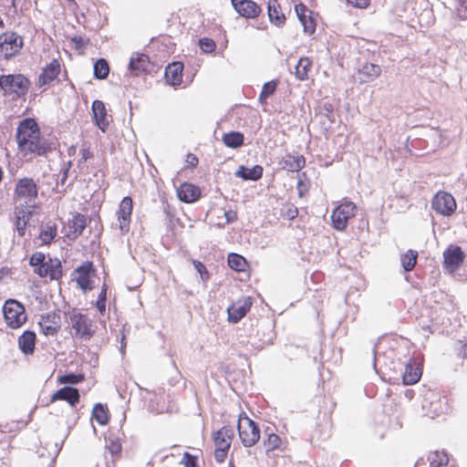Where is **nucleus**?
Masks as SVG:
<instances>
[{"label": "nucleus", "instance_id": "1", "mask_svg": "<svg viewBox=\"0 0 467 467\" xmlns=\"http://www.w3.org/2000/svg\"><path fill=\"white\" fill-rule=\"evenodd\" d=\"M18 148L24 156L27 154L44 155L50 150L48 143L40 137L37 123L33 119L22 120L16 130Z\"/></svg>", "mask_w": 467, "mask_h": 467}, {"label": "nucleus", "instance_id": "2", "mask_svg": "<svg viewBox=\"0 0 467 467\" xmlns=\"http://www.w3.org/2000/svg\"><path fill=\"white\" fill-rule=\"evenodd\" d=\"M38 187L31 178H22L17 181L15 189V203L19 208L33 209L37 199Z\"/></svg>", "mask_w": 467, "mask_h": 467}, {"label": "nucleus", "instance_id": "3", "mask_svg": "<svg viewBox=\"0 0 467 467\" xmlns=\"http://www.w3.org/2000/svg\"><path fill=\"white\" fill-rule=\"evenodd\" d=\"M30 81L22 74L3 75L0 77V88L5 94L21 97L26 94Z\"/></svg>", "mask_w": 467, "mask_h": 467}, {"label": "nucleus", "instance_id": "4", "mask_svg": "<svg viewBox=\"0 0 467 467\" xmlns=\"http://www.w3.org/2000/svg\"><path fill=\"white\" fill-rule=\"evenodd\" d=\"M237 430L241 442L245 447L254 446L260 439V429L244 413L239 416Z\"/></svg>", "mask_w": 467, "mask_h": 467}, {"label": "nucleus", "instance_id": "5", "mask_svg": "<svg viewBox=\"0 0 467 467\" xmlns=\"http://www.w3.org/2000/svg\"><path fill=\"white\" fill-rule=\"evenodd\" d=\"M4 317L11 328L20 327L26 320L24 306L15 299H8L3 306Z\"/></svg>", "mask_w": 467, "mask_h": 467}, {"label": "nucleus", "instance_id": "6", "mask_svg": "<svg viewBox=\"0 0 467 467\" xmlns=\"http://www.w3.org/2000/svg\"><path fill=\"white\" fill-rule=\"evenodd\" d=\"M357 206L352 202H345L338 205L331 214L334 228L343 231L348 226V220L356 214Z\"/></svg>", "mask_w": 467, "mask_h": 467}, {"label": "nucleus", "instance_id": "7", "mask_svg": "<svg viewBox=\"0 0 467 467\" xmlns=\"http://www.w3.org/2000/svg\"><path fill=\"white\" fill-rule=\"evenodd\" d=\"M23 47V40L15 32H6L0 35V53L8 59L17 53Z\"/></svg>", "mask_w": 467, "mask_h": 467}, {"label": "nucleus", "instance_id": "8", "mask_svg": "<svg viewBox=\"0 0 467 467\" xmlns=\"http://www.w3.org/2000/svg\"><path fill=\"white\" fill-rule=\"evenodd\" d=\"M431 206L438 213L450 216L456 210V202L453 196L446 192H439L433 197Z\"/></svg>", "mask_w": 467, "mask_h": 467}, {"label": "nucleus", "instance_id": "9", "mask_svg": "<svg viewBox=\"0 0 467 467\" xmlns=\"http://www.w3.org/2000/svg\"><path fill=\"white\" fill-rule=\"evenodd\" d=\"M465 254L460 246L450 245L443 252L444 267L450 272H455L462 264Z\"/></svg>", "mask_w": 467, "mask_h": 467}, {"label": "nucleus", "instance_id": "10", "mask_svg": "<svg viewBox=\"0 0 467 467\" xmlns=\"http://www.w3.org/2000/svg\"><path fill=\"white\" fill-rule=\"evenodd\" d=\"M69 325L74 330L75 337L89 338L92 335L90 329L91 321L88 317L80 313L72 314L70 316Z\"/></svg>", "mask_w": 467, "mask_h": 467}, {"label": "nucleus", "instance_id": "11", "mask_svg": "<svg viewBox=\"0 0 467 467\" xmlns=\"http://www.w3.org/2000/svg\"><path fill=\"white\" fill-rule=\"evenodd\" d=\"M133 210L132 199L126 196L119 203L118 210V223L119 228L122 233H128L130 223V216Z\"/></svg>", "mask_w": 467, "mask_h": 467}, {"label": "nucleus", "instance_id": "12", "mask_svg": "<svg viewBox=\"0 0 467 467\" xmlns=\"http://www.w3.org/2000/svg\"><path fill=\"white\" fill-rule=\"evenodd\" d=\"M251 306L252 299L249 296H244L234 303L227 308L229 321L233 323L240 321L249 311Z\"/></svg>", "mask_w": 467, "mask_h": 467}, {"label": "nucleus", "instance_id": "13", "mask_svg": "<svg viewBox=\"0 0 467 467\" xmlns=\"http://www.w3.org/2000/svg\"><path fill=\"white\" fill-rule=\"evenodd\" d=\"M235 11L245 18H255L261 13V7L252 0H231Z\"/></svg>", "mask_w": 467, "mask_h": 467}, {"label": "nucleus", "instance_id": "14", "mask_svg": "<svg viewBox=\"0 0 467 467\" xmlns=\"http://www.w3.org/2000/svg\"><path fill=\"white\" fill-rule=\"evenodd\" d=\"M296 16L304 27L305 33L311 35L316 31V20L312 16L313 12L304 4L296 5Z\"/></svg>", "mask_w": 467, "mask_h": 467}, {"label": "nucleus", "instance_id": "15", "mask_svg": "<svg viewBox=\"0 0 467 467\" xmlns=\"http://www.w3.org/2000/svg\"><path fill=\"white\" fill-rule=\"evenodd\" d=\"M38 325L46 336H54L60 328V317L55 313L41 316Z\"/></svg>", "mask_w": 467, "mask_h": 467}, {"label": "nucleus", "instance_id": "16", "mask_svg": "<svg viewBox=\"0 0 467 467\" xmlns=\"http://www.w3.org/2000/svg\"><path fill=\"white\" fill-rule=\"evenodd\" d=\"M92 112L96 125L101 131L105 132L109 125V116L107 113L105 104L101 100H94Z\"/></svg>", "mask_w": 467, "mask_h": 467}, {"label": "nucleus", "instance_id": "17", "mask_svg": "<svg viewBox=\"0 0 467 467\" xmlns=\"http://www.w3.org/2000/svg\"><path fill=\"white\" fill-rule=\"evenodd\" d=\"M60 63L58 62V60L53 59L49 64H47L43 68L41 74L38 77L37 85H49L57 78V77L60 73Z\"/></svg>", "mask_w": 467, "mask_h": 467}, {"label": "nucleus", "instance_id": "18", "mask_svg": "<svg viewBox=\"0 0 467 467\" xmlns=\"http://www.w3.org/2000/svg\"><path fill=\"white\" fill-rule=\"evenodd\" d=\"M79 392L76 388L72 387H64L58 390H57L51 396V402H55L57 400H65L67 401L70 406L74 407L79 401Z\"/></svg>", "mask_w": 467, "mask_h": 467}, {"label": "nucleus", "instance_id": "19", "mask_svg": "<svg viewBox=\"0 0 467 467\" xmlns=\"http://www.w3.org/2000/svg\"><path fill=\"white\" fill-rule=\"evenodd\" d=\"M177 196L182 202L191 203L200 198L201 190L192 183L184 182L177 189Z\"/></svg>", "mask_w": 467, "mask_h": 467}, {"label": "nucleus", "instance_id": "20", "mask_svg": "<svg viewBox=\"0 0 467 467\" xmlns=\"http://www.w3.org/2000/svg\"><path fill=\"white\" fill-rule=\"evenodd\" d=\"M267 13L270 22L275 26L282 27L285 24V15L282 11L281 5L277 0L268 1Z\"/></svg>", "mask_w": 467, "mask_h": 467}, {"label": "nucleus", "instance_id": "21", "mask_svg": "<svg viewBox=\"0 0 467 467\" xmlns=\"http://www.w3.org/2000/svg\"><path fill=\"white\" fill-rule=\"evenodd\" d=\"M234 437V431L227 427H223L213 433L215 448L229 450Z\"/></svg>", "mask_w": 467, "mask_h": 467}, {"label": "nucleus", "instance_id": "22", "mask_svg": "<svg viewBox=\"0 0 467 467\" xmlns=\"http://www.w3.org/2000/svg\"><path fill=\"white\" fill-rule=\"evenodd\" d=\"M69 233L67 237L70 239H76L82 234L84 229L87 226V218L85 215L76 213L72 219L68 222Z\"/></svg>", "mask_w": 467, "mask_h": 467}, {"label": "nucleus", "instance_id": "23", "mask_svg": "<svg viewBox=\"0 0 467 467\" xmlns=\"http://www.w3.org/2000/svg\"><path fill=\"white\" fill-rule=\"evenodd\" d=\"M183 64L173 62L170 64L165 70L166 81L172 86H178L182 81Z\"/></svg>", "mask_w": 467, "mask_h": 467}, {"label": "nucleus", "instance_id": "24", "mask_svg": "<svg viewBox=\"0 0 467 467\" xmlns=\"http://www.w3.org/2000/svg\"><path fill=\"white\" fill-rule=\"evenodd\" d=\"M421 368L415 361L410 362L405 366V370L402 376L404 385H413L417 383L421 377Z\"/></svg>", "mask_w": 467, "mask_h": 467}, {"label": "nucleus", "instance_id": "25", "mask_svg": "<svg viewBox=\"0 0 467 467\" xmlns=\"http://www.w3.org/2000/svg\"><path fill=\"white\" fill-rule=\"evenodd\" d=\"M15 215L16 231L19 235L23 236L25 234L26 226L32 215V210L29 208H19V206H16Z\"/></svg>", "mask_w": 467, "mask_h": 467}, {"label": "nucleus", "instance_id": "26", "mask_svg": "<svg viewBox=\"0 0 467 467\" xmlns=\"http://www.w3.org/2000/svg\"><path fill=\"white\" fill-rule=\"evenodd\" d=\"M18 346L25 355L34 353L36 346V334L33 331L26 330L18 337Z\"/></svg>", "mask_w": 467, "mask_h": 467}, {"label": "nucleus", "instance_id": "27", "mask_svg": "<svg viewBox=\"0 0 467 467\" xmlns=\"http://www.w3.org/2000/svg\"><path fill=\"white\" fill-rule=\"evenodd\" d=\"M381 73V68L376 64L367 63L358 70V78L360 82L367 83L374 80Z\"/></svg>", "mask_w": 467, "mask_h": 467}, {"label": "nucleus", "instance_id": "28", "mask_svg": "<svg viewBox=\"0 0 467 467\" xmlns=\"http://www.w3.org/2000/svg\"><path fill=\"white\" fill-rule=\"evenodd\" d=\"M235 175L244 180L256 181L262 177L263 168L259 165H255L253 168L240 166L239 170L235 172Z\"/></svg>", "mask_w": 467, "mask_h": 467}, {"label": "nucleus", "instance_id": "29", "mask_svg": "<svg viewBox=\"0 0 467 467\" xmlns=\"http://www.w3.org/2000/svg\"><path fill=\"white\" fill-rule=\"evenodd\" d=\"M306 161L303 156L287 155L284 159V168L289 171H298L305 166Z\"/></svg>", "mask_w": 467, "mask_h": 467}, {"label": "nucleus", "instance_id": "30", "mask_svg": "<svg viewBox=\"0 0 467 467\" xmlns=\"http://www.w3.org/2000/svg\"><path fill=\"white\" fill-rule=\"evenodd\" d=\"M148 63V56L144 54H138L135 57H132L130 58L129 67L131 72H134L137 75L140 71L146 70Z\"/></svg>", "mask_w": 467, "mask_h": 467}, {"label": "nucleus", "instance_id": "31", "mask_svg": "<svg viewBox=\"0 0 467 467\" xmlns=\"http://www.w3.org/2000/svg\"><path fill=\"white\" fill-rule=\"evenodd\" d=\"M312 62L308 57H301L296 66V76L300 80H305L308 77Z\"/></svg>", "mask_w": 467, "mask_h": 467}, {"label": "nucleus", "instance_id": "32", "mask_svg": "<svg viewBox=\"0 0 467 467\" xmlns=\"http://www.w3.org/2000/svg\"><path fill=\"white\" fill-rule=\"evenodd\" d=\"M223 143L230 148H238L244 144V135L238 131L229 132L223 137Z\"/></svg>", "mask_w": 467, "mask_h": 467}, {"label": "nucleus", "instance_id": "33", "mask_svg": "<svg viewBox=\"0 0 467 467\" xmlns=\"http://www.w3.org/2000/svg\"><path fill=\"white\" fill-rule=\"evenodd\" d=\"M77 272H78V276L76 277V280H77L78 285L83 290H91L92 286L90 285V280H89V275H88L89 268L86 265H83V266L78 267Z\"/></svg>", "mask_w": 467, "mask_h": 467}, {"label": "nucleus", "instance_id": "34", "mask_svg": "<svg viewBox=\"0 0 467 467\" xmlns=\"http://www.w3.org/2000/svg\"><path fill=\"white\" fill-rule=\"evenodd\" d=\"M48 265V276L51 280H58L61 278L63 272H62V265L59 259L57 258H49L47 261Z\"/></svg>", "mask_w": 467, "mask_h": 467}, {"label": "nucleus", "instance_id": "35", "mask_svg": "<svg viewBox=\"0 0 467 467\" xmlns=\"http://www.w3.org/2000/svg\"><path fill=\"white\" fill-rule=\"evenodd\" d=\"M92 416L100 425H106L109 421L108 409L100 403L94 406Z\"/></svg>", "mask_w": 467, "mask_h": 467}, {"label": "nucleus", "instance_id": "36", "mask_svg": "<svg viewBox=\"0 0 467 467\" xmlns=\"http://www.w3.org/2000/svg\"><path fill=\"white\" fill-rule=\"evenodd\" d=\"M109 73V67L106 59L99 58L94 64V76L98 79H104Z\"/></svg>", "mask_w": 467, "mask_h": 467}, {"label": "nucleus", "instance_id": "37", "mask_svg": "<svg viewBox=\"0 0 467 467\" xmlns=\"http://www.w3.org/2000/svg\"><path fill=\"white\" fill-rule=\"evenodd\" d=\"M269 431V428L265 430V433L267 436V439L264 441V445L267 451H271L277 449L281 443L280 437L277 434Z\"/></svg>", "mask_w": 467, "mask_h": 467}, {"label": "nucleus", "instance_id": "38", "mask_svg": "<svg viewBox=\"0 0 467 467\" xmlns=\"http://www.w3.org/2000/svg\"><path fill=\"white\" fill-rule=\"evenodd\" d=\"M417 252L413 250H408L406 254L401 256V265L405 271H411L417 262Z\"/></svg>", "mask_w": 467, "mask_h": 467}, {"label": "nucleus", "instance_id": "39", "mask_svg": "<svg viewBox=\"0 0 467 467\" xmlns=\"http://www.w3.org/2000/svg\"><path fill=\"white\" fill-rule=\"evenodd\" d=\"M430 467H445L449 462V458L446 453L435 451L429 457Z\"/></svg>", "mask_w": 467, "mask_h": 467}, {"label": "nucleus", "instance_id": "40", "mask_svg": "<svg viewBox=\"0 0 467 467\" xmlns=\"http://www.w3.org/2000/svg\"><path fill=\"white\" fill-rule=\"evenodd\" d=\"M57 235L56 225L47 224L40 232L39 238L43 244H49Z\"/></svg>", "mask_w": 467, "mask_h": 467}, {"label": "nucleus", "instance_id": "41", "mask_svg": "<svg viewBox=\"0 0 467 467\" xmlns=\"http://www.w3.org/2000/svg\"><path fill=\"white\" fill-rule=\"evenodd\" d=\"M277 81H269L264 84L262 91L259 95V101L261 104H264L266 102L267 98L270 95H273L277 88Z\"/></svg>", "mask_w": 467, "mask_h": 467}, {"label": "nucleus", "instance_id": "42", "mask_svg": "<svg viewBox=\"0 0 467 467\" xmlns=\"http://www.w3.org/2000/svg\"><path fill=\"white\" fill-rule=\"evenodd\" d=\"M228 265L232 269L243 271L246 265V261L242 255L231 254L228 256Z\"/></svg>", "mask_w": 467, "mask_h": 467}, {"label": "nucleus", "instance_id": "43", "mask_svg": "<svg viewBox=\"0 0 467 467\" xmlns=\"http://www.w3.org/2000/svg\"><path fill=\"white\" fill-rule=\"evenodd\" d=\"M84 380V376L82 374H66L63 376H59L57 381L60 384H78Z\"/></svg>", "mask_w": 467, "mask_h": 467}, {"label": "nucleus", "instance_id": "44", "mask_svg": "<svg viewBox=\"0 0 467 467\" xmlns=\"http://www.w3.org/2000/svg\"><path fill=\"white\" fill-rule=\"evenodd\" d=\"M199 46L204 53H212L215 49V42L210 38L203 37L199 40Z\"/></svg>", "mask_w": 467, "mask_h": 467}, {"label": "nucleus", "instance_id": "45", "mask_svg": "<svg viewBox=\"0 0 467 467\" xmlns=\"http://www.w3.org/2000/svg\"><path fill=\"white\" fill-rule=\"evenodd\" d=\"M46 256L43 253H40V252H36L35 254H33L30 257V265L34 267H36L40 265H43L44 263H46Z\"/></svg>", "mask_w": 467, "mask_h": 467}, {"label": "nucleus", "instance_id": "46", "mask_svg": "<svg viewBox=\"0 0 467 467\" xmlns=\"http://www.w3.org/2000/svg\"><path fill=\"white\" fill-rule=\"evenodd\" d=\"M182 463L184 467H198L197 459L192 456L189 452H184Z\"/></svg>", "mask_w": 467, "mask_h": 467}, {"label": "nucleus", "instance_id": "47", "mask_svg": "<svg viewBox=\"0 0 467 467\" xmlns=\"http://www.w3.org/2000/svg\"><path fill=\"white\" fill-rule=\"evenodd\" d=\"M194 268L196 271L200 274L201 278L205 281L209 278V274L206 270L205 265L199 262V261H193Z\"/></svg>", "mask_w": 467, "mask_h": 467}, {"label": "nucleus", "instance_id": "48", "mask_svg": "<svg viewBox=\"0 0 467 467\" xmlns=\"http://www.w3.org/2000/svg\"><path fill=\"white\" fill-rule=\"evenodd\" d=\"M228 451H229V450H226V449H218V448H215V451H214V458H215V460H216L218 462H224V460H225V459H226V457H227Z\"/></svg>", "mask_w": 467, "mask_h": 467}, {"label": "nucleus", "instance_id": "49", "mask_svg": "<svg viewBox=\"0 0 467 467\" xmlns=\"http://www.w3.org/2000/svg\"><path fill=\"white\" fill-rule=\"evenodd\" d=\"M48 265H47V261L46 263H44L43 265H40L36 267H35V273H36L39 276L41 277H46V276H48Z\"/></svg>", "mask_w": 467, "mask_h": 467}, {"label": "nucleus", "instance_id": "50", "mask_svg": "<svg viewBox=\"0 0 467 467\" xmlns=\"http://www.w3.org/2000/svg\"><path fill=\"white\" fill-rule=\"evenodd\" d=\"M348 3L358 8H365L368 5L369 0H347Z\"/></svg>", "mask_w": 467, "mask_h": 467}, {"label": "nucleus", "instance_id": "51", "mask_svg": "<svg viewBox=\"0 0 467 467\" xmlns=\"http://www.w3.org/2000/svg\"><path fill=\"white\" fill-rule=\"evenodd\" d=\"M81 158L79 160L80 162H85L88 159L92 158L93 154L88 148H83L80 150Z\"/></svg>", "mask_w": 467, "mask_h": 467}, {"label": "nucleus", "instance_id": "52", "mask_svg": "<svg viewBox=\"0 0 467 467\" xmlns=\"http://www.w3.org/2000/svg\"><path fill=\"white\" fill-rule=\"evenodd\" d=\"M106 294L103 293V298H99L97 301V307L100 313L105 311Z\"/></svg>", "mask_w": 467, "mask_h": 467}, {"label": "nucleus", "instance_id": "53", "mask_svg": "<svg viewBox=\"0 0 467 467\" xmlns=\"http://www.w3.org/2000/svg\"><path fill=\"white\" fill-rule=\"evenodd\" d=\"M187 162L191 167H196L198 164V159L193 154L187 155Z\"/></svg>", "mask_w": 467, "mask_h": 467}, {"label": "nucleus", "instance_id": "54", "mask_svg": "<svg viewBox=\"0 0 467 467\" xmlns=\"http://www.w3.org/2000/svg\"><path fill=\"white\" fill-rule=\"evenodd\" d=\"M290 213H291V218H294L296 216V214L297 213V210L296 208H294V210H290Z\"/></svg>", "mask_w": 467, "mask_h": 467}, {"label": "nucleus", "instance_id": "55", "mask_svg": "<svg viewBox=\"0 0 467 467\" xmlns=\"http://www.w3.org/2000/svg\"><path fill=\"white\" fill-rule=\"evenodd\" d=\"M459 2L461 3V5L464 7L467 8V0H459Z\"/></svg>", "mask_w": 467, "mask_h": 467}, {"label": "nucleus", "instance_id": "56", "mask_svg": "<svg viewBox=\"0 0 467 467\" xmlns=\"http://www.w3.org/2000/svg\"><path fill=\"white\" fill-rule=\"evenodd\" d=\"M225 215H226V217H227V221H228V222H232V221L234 220V217L229 216V213H225Z\"/></svg>", "mask_w": 467, "mask_h": 467}, {"label": "nucleus", "instance_id": "57", "mask_svg": "<svg viewBox=\"0 0 467 467\" xmlns=\"http://www.w3.org/2000/svg\"><path fill=\"white\" fill-rule=\"evenodd\" d=\"M125 347H126L125 337H122V339H121V348H124Z\"/></svg>", "mask_w": 467, "mask_h": 467}, {"label": "nucleus", "instance_id": "58", "mask_svg": "<svg viewBox=\"0 0 467 467\" xmlns=\"http://www.w3.org/2000/svg\"><path fill=\"white\" fill-rule=\"evenodd\" d=\"M103 293L106 294V289L103 288L102 291L100 292L99 296V298H103Z\"/></svg>", "mask_w": 467, "mask_h": 467}, {"label": "nucleus", "instance_id": "59", "mask_svg": "<svg viewBox=\"0 0 467 467\" xmlns=\"http://www.w3.org/2000/svg\"><path fill=\"white\" fill-rule=\"evenodd\" d=\"M228 467H235V466H234V463L231 462L229 463V466H228Z\"/></svg>", "mask_w": 467, "mask_h": 467}]
</instances>
